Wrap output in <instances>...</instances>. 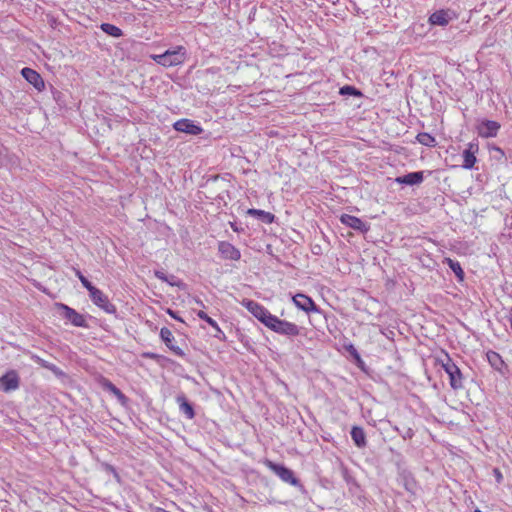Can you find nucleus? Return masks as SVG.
<instances>
[{"mask_svg": "<svg viewBox=\"0 0 512 512\" xmlns=\"http://www.w3.org/2000/svg\"><path fill=\"white\" fill-rule=\"evenodd\" d=\"M443 369L449 376L450 385L453 389L463 388V376L458 366L450 359L442 364Z\"/></svg>", "mask_w": 512, "mask_h": 512, "instance_id": "5", "label": "nucleus"}, {"mask_svg": "<svg viewBox=\"0 0 512 512\" xmlns=\"http://www.w3.org/2000/svg\"><path fill=\"white\" fill-rule=\"evenodd\" d=\"M339 93L341 95H352V96H358V97L362 95V93L359 90H357L355 87L349 86V85H345V86L341 87Z\"/></svg>", "mask_w": 512, "mask_h": 512, "instance_id": "27", "label": "nucleus"}, {"mask_svg": "<svg viewBox=\"0 0 512 512\" xmlns=\"http://www.w3.org/2000/svg\"><path fill=\"white\" fill-rule=\"evenodd\" d=\"M173 128L178 132H183L189 135H199L203 131L200 125L196 124L193 120L186 118L176 121L173 124Z\"/></svg>", "mask_w": 512, "mask_h": 512, "instance_id": "8", "label": "nucleus"}, {"mask_svg": "<svg viewBox=\"0 0 512 512\" xmlns=\"http://www.w3.org/2000/svg\"><path fill=\"white\" fill-rule=\"evenodd\" d=\"M145 355H146L147 357H149V358H152V359H155V358L157 357V355H156V354H154V353H147V354H145Z\"/></svg>", "mask_w": 512, "mask_h": 512, "instance_id": "35", "label": "nucleus"}, {"mask_svg": "<svg viewBox=\"0 0 512 512\" xmlns=\"http://www.w3.org/2000/svg\"><path fill=\"white\" fill-rule=\"evenodd\" d=\"M495 473H496V475H497L498 480H500V479H501V477H502V476H501V474H500V472H499L498 470H495Z\"/></svg>", "mask_w": 512, "mask_h": 512, "instance_id": "37", "label": "nucleus"}, {"mask_svg": "<svg viewBox=\"0 0 512 512\" xmlns=\"http://www.w3.org/2000/svg\"><path fill=\"white\" fill-rule=\"evenodd\" d=\"M293 302L299 309L307 313L317 311L314 301L304 294H296L293 297Z\"/></svg>", "mask_w": 512, "mask_h": 512, "instance_id": "16", "label": "nucleus"}, {"mask_svg": "<svg viewBox=\"0 0 512 512\" xmlns=\"http://www.w3.org/2000/svg\"><path fill=\"white\" fill-rule=\"evenodd\" d=\"M340 222L343 225L350 227L361 233H366L370 229V226L366 222L362 221L360 218L356 216H352L349 214H342L340 216Z\"/></svg>", "mask_w": 512, "mask_h": 512, "instance_id": "11", "label": "nucleus"}, {"mask_svg": "<svg viewBox=\"0 0 512 512\" xmlns=\"http://www.w3.org/2000/svg\"><path fill=\"white\" fill-rule=\"evenodd\" d=\"M167 283H169L170 285L174 286V285H177L176 283V277L175 276H171L168 278V281H166Z\"/></svg>", "mask_w": 512, "mask_h": 512, "instance_id": "33", "label": "nucleus"}, {"mask_svg": "<svg viewBox=\"0 0 512 512\" xmlns=\"http://www.w3.org/2000/svg\"><path fill=\"white\" fill-rule=\"evenodd\" d=\"M414 435L412 429L408 428L404 434L402 435L404 439H407V438H412Z\"/></svg>", "mask_w": 512, "mask_h": 512, "instance_id": "32", "label": "nucleus"}, {"mask_svg": "<svg viewBox=\"0 0 512 512\" xmlns=\"http://www.w3.org/2000/svg\"><path fill=\"white\" fill-rule=\"evenodd\" d=\"M177 402L179 403L180 411L188 418L193 419L195 416L194 409L192 405L187 401L184 396H179L177 398Z\"/></svg>", "mask_w": 512, "mask_h": 512, "instance_id": "20", "label": "nucleus"}, {"mask_svg": "<svg viewBox=\"0 0 512 512\" xmlns=\"http://www.w3.org/2000/svg\"><path fill=\"white\" fill-rule=\"evenodd\" d=\"M40 364L44 367V365H50V363L44 361V360H41L40 361Z\"/></svg>", "mask_w": 512, "mask_h": 512, "instance_id": "36", "label": "nucleus"}, {"mask_svg": "<svg viewBox=\"0 0 512 512\" xmlns=\"http://www.w3.org/2000/svg\"><path fill=\"white\" fill-rule=\"evenodd\" d=\"M479 152V145L477 142H470L467 144V147L463 151V164L462 167L464 169L470 170L474 167L477 158L476 154Z\"/></svg>", "mask_w": 512, "mask_h": 512, "instance_id": "9", "label": "nucleus"}, {"mask_svg": "<svg viewBox=\"0 0 512 512\" xmlns=\"http://www.w3.org/2000/svg\"><path fill=\"white\" fill-rule=\"evenodd\" d=\"M197 316L208 323L216 331L215 337H218V334H223L217 322L209 317L204 311H198Z\"/></svg>", "mask_w": 512, "mask_h": 512, "instance_id": "25", "label": "nucleus"}, {"mask_svg": "<svg viewBox=\"0 0 512 512\" xmlns=\"http://www.w3.org/2000/svg\"><path fill=\"white\" fill-rule=\"evenodd\" d=\"M247 214H249L251 216L258 217L263 222L268 223V224L272 223L274 221V215L271 214L270 212H266L263 210L252 208L247 211Z\"/></svg>", "mask_w": 512, "mask_h": 512, "instance_id": "22", "label": "nucleus"}, {"mask_svg": "<svg viewBox=\"0 0 512 512\" xmlns=\"http://www.w3.org/2000/svg\"><path fill=\"white\" fill-rule=\"evenodd\" d=\"M500 129V124L493 120H484L477 126V132L482 138L495 137Z\"/></svg>", "mask_w": 512, "mask_h": 512, "instance_id": "12", "label": "nucleus"}, {"mask_svg": "<svg viewBox=\"0 0 512 512\" xmlns=\"http://www.w3.org/2000/svg\"><path fill=\"white\" fill-rule=\"evenodd\" d=\"M417 141L427 147H434L436 145V140L429 133L422 132L416 136Z\"/></svg>", "mask_w": 512, "mask_h": 512, "instance_id": "24", "label": "nucleus"}, {"mask_svg": "<svg viewBox=\"0 0 512 512\" xmlns=\"http://www.w3.org/2000/svg\"><path fill=\"white\" fill-rule=\"evenodd\" d=\"M265 465L269 468L274 474H276L283 482L289 483L293 486H299L300 482L295 477L293 471L283 465L276 464L270 460L265 461Z\"/></svg>", "mask_w": 512, "mask_h": 512, "instance_id": "4", "label": "nucleus"}, {"mask_svg": "<svg viewBox=\"0 0 512 512\" xmlns=\"http://www.w3.org/2000/svg\"><path fill=\"white\" fill-rule=\"evenodd\" d=\"M22 76L31 84L33 85L38 91H41L44 89L45 84L38 72L31 68H23L21 71Z\"/></svg>", "mask_w": 512, "mask_h": 512, "instance_id": "14", "label": "nucleus"}, {"mask_svg": "<svg viewBox=\"0 0 512 512\" xmlns=\"http://www.w3.org/2000/svg\"><path fill=\"white\" fill-rule=\"evenodd\" d=\"M168 313H169V314H170L174 319L179 320V321H182L179 317H177V316L175 315V313H174L173 311L169 310V311H168Z\"/></svg>", "mask_w": 512, "mask_h": 512, "instance_id": "34", "label": "nucleus"}, {"mask_svg": "<svg viewBox=\"0 0 512 512\" xmlns=\"http://www.w3.org/2000/svg\"><path fill=\"white\" fill-rule=\"evenodd\" d=\"M101 383L102 387L105 390L111 392L114 396H116L120 402H125V395L111 381H109L108 379H103Z\"/></svg>", "mask_w": 512, "mask_h": 512, "instance_id": "21", "label": "nucleus"}, {"mask_svg": "<svg viewBox=\"0 0 512 512\" xmlns=\"http://www.w3.org/2000/svg\"><path fill=\"white\" fill-rule=\"evenodd\" d=\"M154 275L156 278H158L161 281H168V277L166 276L165 272H163V271L156 270L154 272Z\"/></svg>", "mask_w": 512, "mask_h": 512, "instance_id": "30", "label": "nucleus"}, {"mask_svg": "<svg viewBox=\"0 0 512 512\" xmlns=\"http://www.w3.org/2000/svg\"><path fill=\"white\" fill-rule=\"evenodd\" d=\"M89 296L92 302L103 309L106 313L114 314L116 312V307L113 305L108 297L98 288L93 287L89 291Z\"/></svg>", "mask_w": 512, "mask_h": 512, "instance_id": "6", "label": "nucleus"}, {"mask_svg": "<svg viewBox=\"0 0 512 512\" xmlns=\"http://www.w3.org/2000/svg\"><path fill=\"white\" fill-rule=\"evenodd\" d=\"M44 367L49 369V370H51L55 374H59L60 373L59 369L54 364L50 363V365H44Z\"/></svg>", "mask_w": 512, "mask_h": 512, "instance_id": "31", "label": "nucleus"}, {"mask_svg": "<svg viewBox=\"0 0 512 512\" xmlns=\"http://www.w3.org/2000/svg\"><path fill=\"white\" fill-rule=\"evenodd\" d=\"M76 275L77 277L79 278V280L81 281L82 285L88 290L90 291V289H92L94 286L91 284V282L80 272V271H77L76 272Z\"/></svg>", "mask_w": 512, "mask_h": 512, "instance_id": "29", "label": "nucleus"}, {"mask_svg": "<svg viewBox=\"0 0 512 512\" xmlns=\"http://www.w3.org/2000/svg\"><path fill=\"white\" fill-rule=\"evenodd\" d=\"M267 328L275 333L289 337L298 336L300 334V329L296 324L279 319L275 315H273L272 320L269 322Z\"/></svg>", "mask_w": 512, "mask_h": 512, "instance_id": "2", "label": "nucleus"}, {"mask_svg": "<svg viewBox=\"0 0 512 512\" xmlns=\"http://www.w3.org/2000/svg\"><path fill=\"white\" fill-rule=\"evenodd\" d=\"M160 337L162 339V341L165 343V345L174 353L176 354L177 356H184V352L183 350L179 347V346H176L174 345V336L172 334V332L166 328V327H163L161 328L160 330Z\"/></svg>", "mask_w": 512, "mask_h": 512, "instance_id": "15", "label": "nucleus"}, {"mask_svg": "<svg viewBox=\"0 0 512 512\" xmlns=\"http://www.w3.org/2000/svg\"><path fill=\"white\" fill-rule=\"evenodd\" d=\"M445 263L449 266V268L455 273V275L462 280L464 278V271L458 261H454L451 258H446Z\"/></svg>", "mask_w": 512, "mask_h": 512, "instance_id": "26", "label": "nucleus"}, {"mask_svg": "<svg viewBox=\"0 0 512 512\" xmlns=\"http://www.w3.org/2000/svg\"><path fill=\"white\" fill-rule=\"evenodd\" d=\"M450 20L451 17L449 16V13L445 10L436 11L432 13L429 17V22L432 25L438 26H446Z\"/></svg>", "mask_w": 512, "mask_h": 512, "instance_id": "19", "label": "nucleus"}, {"mask_svg": "<svg viewBox=\"0 0 512 512\" xmlns=\"http://www.w3.org/2000/svg\"><path fill=\"white\" fill-rule=\"evenodd\" d=\"M61 316L69 320L76 327H86V321L80 313L65 304H57Z\"/></svg>", "mask_w": 512, "mask_h": 512, "instance_id": "7", "label": "nucleus"}, {"mask_svg": "<svg viewBox=\"0 0 512 512\" xmlns=\"http://www.w3.org/2000/svg\"><path fill=\"white\" fill-rule=\"evenodd\" d=\"M350 434L354 444L358 448H364L367 445L366 434L362 427L353 426Z\"/></svg>", "mask_w": 512, "mask_h": 512, "instance_id": "18", "label": "nucleus"}, {"mask_svg": "<svg viewBox=\"0 0 512 512\" xmlns=\"http://www.w3.org/2000/svg\"><path fill=\"white\" fill-rule=\"evenodd\" d=\"M328 1H329L331 4H333V5H336V4L339 2V0H328Z\"/></svg>", "mask_w": 512, "mask_h": 512, "instance_id": "38", "label": "nucleus"}, {"mask_svg": "<svg viewBox=\"0 0 512 512\" xmlns=\"http://www.w3.org/2000/svg\"><path fill=\"white\" fill-rule=\"evenodd\" d=\"M218 252L223 259L238 261L241 258L239 249L227 241L218 243Z\"/></svg>", "mask_w": 512, "mask_h": 512, "instance_id": "13", "label": "nucleus"}, {"mask_svg": "<svg viewBox=\"0 0 512 512\" xmlns=\"http://www.w3.org/2000/svg\"><path fill=\"white\" fill-rule=\"evenodd\" d=\"M242 305L263 325H269L273 315L263 305L253 300H244Z\"/></svg>", "mask_w": 512, "mask_h": 512, "instance_id": "3", "label": "nucleus"}, {"mask_svg": "<svg viewBox=\"0 0 512 512\" xmlns=\"http://www.w3.org/2000/svg\"><path fill=\"white\" fill-rule=\"evenodd\" d=\"M488 361L491 363L492 366H497L498 363H501V359L498 353L494 351H489L487 353Z\"/></svg>", "mask_w": 512, "mask_h": 512, "instance_id": "28", "label": "nucleus"}, {"mask_svg": "<svg viewBox=\"0 0 512 512\" xmlns=\"http://www.w3.org/2000/svg\"><path fill=\"white\" fill-rule=\"evenodd\" d=\"M423 179H424L423 172L418 171V172H411V173H408L401 177H398L396 179V181L398 183L406 184V185H417V184L422 183Z\"/></svg>", "mask_w": 512, "mask_h": 512, "instance_id": "17", "label": "nucleus"}, {"mask_svg": "<svg viewBox=\"0 0 512 512\" xmlns=\"http://www.w3.org/2000/svg\"><path fill=\"white\" fill-rule=\"evenodd\" d=\"M187 51L183 46H177L173 49H168L162 54H153V59L157 64L164 67L178 66L184 63L186 59Z\"/></svg>", "mask_w": 512, "mask_h": 512, "instance_id": "1", "label": "nucleus"}, {"mask_svg": "<svg viewBox=\"0 0 512 512\" xmlns=\"http://www.w3.org/2000/svg\"><path fill=\"white\" fill-rule=\"evenodd\" d=\"M161 512H167V511H165V510H161Z\"/></svg>", "mask_w": 512, "mask_h": 512, "instance_id": "39", "label": "nucleus"}, {"mask_svg": "<svg viewBox=\"0 0 512 512\" xmlns=\"http://www.w3.org/2000/svg\"><path fill=\"white\" fill-rule=\"evenodd\" d=\"M20 379L15 370L8 371L5 375L0 377V388L4 392H10L19 388Z\"/></svg>", "mask_w": 512, "mask_h": 512, "instance_id": "10", "label": "nucleus"}, {"mask_svg": "<svg viewBox=\"0 0 512 512\" xmlns=\"http://www.w3.org/2000/svg\"><path fill=\"white\" fill-rule=\"evenodd\" d=\"M100 28L106 34L116 37V38L122 36V34H123L122 30L119 27H117L113 24H110V23H103V24H101Z\"/></svg>", "mask_w": 512, "mask_h": 512, "instance_id": "23", "label": "nucleus"}]
</instances>
